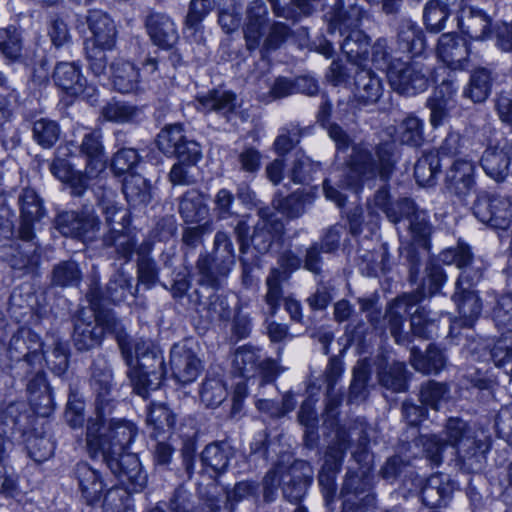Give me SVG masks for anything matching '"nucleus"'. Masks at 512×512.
<instances>
[{
  "mask_svg": "<svg viewBox=\"0 0 512 512\" xmlns=\"http://www.w3.org/2000/svg\"><path fill=\"white\" fill-rule=\"evenodd\" d=\"M197 99L203 110L215 112L227 120L237 107V96L232 91L213 89Z\"/></svg>",
  "mask_w": 512,
  "mask_h": 512,
  "instance_id": "72a5a7b5",
  "label": "nucleus"
},
{
  "mask_svg": "<svg viewBox=\"0 0 512 512\" xmlns=\"http://www.w3.org/2000/svg\"><path fill=\"white\" fill-rule=\"evenodd\" d=\"M72 478L87 505H94L101 499L105 483L102 474L89 463L80 461L72 469Z\"/></svg>",
  "mask_w": 512,
  "mask_h": 512,
  "instance_id": "4be33fe9",
  "label": "nucleus"
},
{
  "mask_svg": "<svg viewBox=\"0 0 512 512\" xmlns=\"http://www.w3.org/2000/svg\"><path fill=\"white\" fill-rule=\"evenodd\" d=\"M282 477L284 498L294 503L301 501L312 482L311 475L301 472L293 466Z\"/></svg>",
  "mask_w": 512,
  "mask_h": 512,
  "instance_id": "79ce46f5",
  "label": "nucleus"
},
{
  "mask_svg": "<svg viewBox=\"0 0 512 512\" xmlns=\"http://www.w3.org/2000/svg\"><path fill=\"white\" fill-rule=\"evenodd\" d=\"M441 163L437 153H423L415 163L414 177L420 186H432L436 183Z\"/></svg>",
  "mask_w": 512,
  "mask_h": 512,
  "instance_id": "3c124183",
  "label": "nucleus"
},
{
  "mask_svg": "<svg viewBox=\"0 0 512 512\" xmlns=\"http://www.w3.org/2000/svg\"><path fill=\"white\" fill-rule=\"evenodd\" d=\"M233 455V448L228 442L215 441L205 446L200 461L206 472L218 476L226 472Z\"/></svg>",
  "mask_w": 512,
  "mask_h": 512,
  "instance_id": "c756f323",
  "label": "nucleus"
},
{
  "mask_svg": "<svg viewBox=\"0 0 512 512\" xmlns=\"http://www.w3.org/2000/svg\"><path fill=\"white\" fill-rule=\"evenodd\" d=\"M170 366L174 378L182 383L189 384L196 380L203 369L201 360L189 340L176 343L170 351Z\"/></svg>",
  "mask_w": 512,
  "mask_h": 512,
  "instance_id": "dca6fc26",
  "label": "nucleus"
},
{
  "mask_svg": "<svg viewBox=\"0 0 512 512\" xmlns=\"http://www.w3.org/2000/svg\"><path fill=\"white\" fill-rule=\"evenodd\" d=\"M397 136L402 144L419 147L424 143L423 120L414 115L405 117L397 128Z\"/></svg>",
  "mask_w": 512,
  "mask_h": 512,
  "instance_id": "864d4df0",
  "label": "nucleus"
},
{
  "mask_svg": "<svg viewBox=\"0 0 512 512\" xmlns=\"http://www.w3.org/2000/svg\"><path fill=\"white\" fill-rule=\"evenodd\" d=\"M137 287L133 289L132 277L122 270L115 272L104 290L97 284L90 287L87 292V300L92 309L101 307L104 303L120 304L127 299L134 298L137 293Z\"/></svg>",
  "mask_w": 512,
  "mask_h": 512,
  "instance_id": "ddd939ff",
  "label": "nucleus"
},
{
  "mask_svg": "<svg viewBox=\"0 0 512 512\" xmlns=\"http://www.w3.org/2000/svg\"><path fill=\"white\" fill-rule=\"evenodd\" d=\"M454 483L448 475L437 473L427 478L421 488L420 497L430 508L445 507L451 500Z\"/></svg>",
  "mask_w": 512,
  "mask_h": 512,
  "instance_id": "bb28decb",
  "label": "nucleus"
},
{
  "mask_svg": "<svg viewBox=\"0 0 512 512\" xmlns=\"http://www.w3.org/2000/svg\"><path fill=\"white\" fill-rule=\"evenodd\" d=\"M158 149L168 157H175L188 165H197L202 158L201 145L189 138L181 124L166 125L157 135Z\"/></svg>",
  "mask_w": 512,
  "mask_h": 512,
  "instance_id": "9d476101",
  "label": "nucleus"
},
{
  "mask_svg": "<svg viewBox=\"0 0 512 512\" xmlns=\"http://www.w3.org/2000/svg\"><path fill=\"white\" fill-rule=\"evenodd\" d=\"M439 260L444 264H455L462 270L456 283L453 301L456 303L460 318L449 321V336H454V330L460 327L471 328L479 318L482 311V302L477 293L471 287L482 277V272L477 269L470 272L473 262V254L470 247L464 243H458L456 247L443 250L439 254Z\"/></svg>",
  "mask_w": 512,
  "mask_h": 512,
  "instance_id": "7ed1b4c3",
  "label": "nucleus"
},
{
  "mask_svg": "<svg viewBox=\"0 0 512 512\" xmlns=\"http://www.w3.org/2000/svg\"><path fill=\"white\" fill-rule=\"evenodd\" d=\"M69 145L74 146L73 142ZM78 154L85 160L86 170L90 174H99L106 167V152L103 132L100 128L86 129L75 145Z\"/></svg>",
  "mask_w": 512,
  "mask_h": 512,
  "instance_id": "6ab92c4d",
  "label": "nucleus"
},
{
  "mask_svg": "<svg viewBox=\"0 0 512 512\" xmlns=\"http://www.w3.org/2000/svg\"><path fill=\"white\" fill-rule=\"evenodd\" d=\"M133 362L127 376L134 391L147 397L150 391L159 388L165 374L163 352L150 339L135 338L132 343Z\"/></svg>",
  "mask_w": 512,
  "mask_h": 512,
  "instance_id": "423d86ee",
  "label": "nucleus"
},
{
  "mask_svg": "<svg viewBox=\"0 0 512 512\" xmlns=\"http://www.w3.org/2000/svg\"><path fill=\"white\" fill-rule=\"evenodd\" d=\"M18 205L21 218L18 237L28 241L35 239L33 225L46 214L43 200L33 188L26 187L18 195Z\"/></svg>",
  "mask_w": 512,
  "mask_h": 512,
  "instance_id": "f3484780",
  "label": "nucleus"
},
{
  "mask_svg": "<svg viewBox=\"0 0 512 512\" xmlns=\"http://www.w3.org/2000/svg\"><path fill=\"white\" fill-rule=\"evenodd\" d=\"M492 72L487 68L476 69L470 76L468 87L464 90V95L473 102L485 101L492 87Z\"/></svg>",
  "mask_w": 512,
  "mask_h": 512,
  "instance_id": "603ef678",
  "label": "nucleus"
},
{
  "mask_svg": "<svg viewBox=\"0 0 512 512\" xmlns=\"http://www.w3.org/2000/svg\"><path fill=\"white\" fill-rule=\"evenodd\" d=\"M53 80L58 87L70 95H78L84 92L86 79L74 63H58L54 69Z\"/></svg>",
  "mask_w": 512,
  "mask_h": 512,
  "instance_id": "e433bc0d",
  "label": "nucleus"
},
{
  "mask_svg": "<svg viewBox=\"0 0 512 512\" xmlns=\"http://www.w3.org/2000/svg\"><path fill=\"white\" fill-rule=\"evenodd\" d=\"M114 88L120 93H130L138 88L140 74L135 65L124 59H116L110 66Z\"/></svg>",
  "mask_w": 512,
  "mask_h": 512,
  "instance_id": "c9c22d12",
  "label": "nucleus"
},
{
  "mask_svg": "<svg viewBox=\"0 0 512 512\" xmlns=\"http://www.w3.org/2000/svg\"><path fill=\"white\" fill-rule=\"evenodd\" d=\"M427 296L424 285L416 290L398 296L388 307L385 319L388 322L390 332L398 342L401 337L402 327L411 309L422 302Z\"/></svg>",
  "mask_w": 512,
  "mask_h": 512,
  "instance_id": "aec40b11",
  "label": "nucleus"
},
{
  "mask_svg": "<svg viewBox=\"0 0 512 512\" xmlns=\"http://www.w3.org/2000/svg\"><path fill=\"white\" fill-rule=\"evenodd\" d=\"M395 148L396 145L393 141L378 144L375 149L377 159H374L371 151L366 147L360 144L354 145L348 162L349 171L345 179L341 181V187L357 192L362 185L367 184L371 187V181L379 176L384 185L375 192L372 205L386 216L387 211L391 210L394 204L390 200L387 182L390 180L397 162Z\"/></svg>",
  "mask_w": 512,
  "mask_h": 512,
  "instance_id": "f03ea898",
  "label": "nucleus"
},
{
  "mask_svg": "<svg viewBox=\"0 0 512 512\" xmlns=\"http://www.w3.org/2000/svg\"><path fill=\"white\" fill-rule=\"evenodd\" d=\"M103 245L113 247L118 257L128 262L134 253L136 241L128 228L118 229L113 227L103 236Z\"/></svg>",
  "mask_w": 512,
  "mask_h": 512,
  "instance_id": "09e8293b",
  "label": "nucleus"
},
{
  "mask_svg": "<svg viewBox=\"0 0 512 512\" xmlns=\"http://www.w3.org/2000/svg\"><path fill=\"white\" fill-rule=\"evenodd\" d=\"M141 110L124 102H109L101 110L102 117L110 122L127 123L138 118Z\"/></svg>",
  "mask_w": 512,
  "mask_h": 512,
  "instance_id": "e2e57ef3",
  "label": "nucleus"
},
{
  "mask_svg": "<svg viewBox=\"0 0 512 512\" xmlns=\"http://www.w3.org/2000/svg\"><path fill=\"white\" fill-rule=\"evenodd\" d=\"M327 21L329 23V32H363L360 27L362 25L361 12L357 8H351L350 11H343L342 2H337L334 8L327 13Z\"/></svg>",
  "mask_w": 512,
  "mask_h": 512,
  "instance_id": "4c0bfd02",
  "label": "nucleus"
},
{
  "mask_svg": "<svg viewBox=\"0 0 512 512\" xmlns=\"http://www.w3.org/2000/svg\"><path fill=\"white\" fill-rule=\"evenodd\" d=\"M377 368L378 381L382 387L396 393L407 389V371L404 363H389L385 357H379Z\"/></svg>",
  "mask_w": 512,
  "mask_h": 512,
  "instance_id": "2f4dec72",
  "label": "nucleus"
},
{
  "mask_svg": "<svg viewBox=\"0 0 512 512\" xmlns=\"http://www.w3.org/2000/svg\"><path fill=\"white\" fill-rule=\"evenodd\" d=\"M43 344L40 337L30 329L21 328L13 334L8 345L11 361L32 367L43 359Z\"/></svg>",
  "mask_w": 512,
  "mask_h": 512,
  "instance_id": "2eb2a0df",
  "label": "nucleus"
},
{
  "mask_svg": "<svg viewBox=\"0 0 512 512\" xmlns=\"http://www.w3.org/2000/svg\"><path fill=\"white\" fill-rule=\"evenodd\" d=\"M90 372L95 417L87 422L86 443L89 453L92 457L100 454L111 473L133 490L145 488L147 474L137 455L128 452L137 436V427L131 421L114 416L120 401L113 382L112 368L104 357H98L93 360Z\"/></svg>",
  "mask_w": 512,
  "mask_h": 512,
  "instance_id": "f257e3e1",
  "label": "nucleus"
},
{
  "mask_svg": "<svg viewBox=\"0 0 512 512\" xmlns=\"http://www.w3.org/2000/svg\"><path fill=\"white\" fill-rule=\"evenodd\" d=\"M82 281V271L74 260H63L56 263L50 272V284L53 287H78Z\"/></svg>",
  "mask_w": 512,
  "mask_h": 512,
  "instance_id": "a19ab883",
  "label": "nucleus"
},
{
  "mask_svg": "<svg viewBox=\"0 0 512 512\" xmlns=\"http://www.w3.org/2000/svg\"><path fill=\"white\" fill-rule=\"evenodd\" d=\"M475 217L494 229H506L512 223V201L500 195L483 194L473 205Z\"/></svg>",
  "mask_w": 512,
  "mask_h": 512,
  "instance_id": "4468645a",
  "label": "nucleus"
},
{
  "mask_svg": "<svg viewBox=\"0 0 512 512\" xmlns=\"http://www.w3.org/2000/svg\"><path fill=\"white\" fill-rule=\"evenodd\" d=\"M302 260L293 251H284L277 260V267H272L265 279L264 313L274 317L283 299V285L288 282L291 274L301 267Z\"/></svg>",
  "mask_w": 512,
  "mask_h": 512,
  "instance_id": "1a4fd4ad",
  "label": "nucleus"
},
{
  "mask_svg": "<svg viewBox=\"0 0 512 512\" xmlns=\"http://www.w3.org/2000/svg\"><path fill=\"white\" fill-rule=\"evenodd\" d=\"M439 71L446 73V67L440 66L432 74L430 68L421 62L396 60L388 66L387 77L394 91L402 95L413 96L428 88L430 74L432 81L437 83Z\"/></svg>",
  "mask_w": 512,
  "mask_h": 512,
  "instance_id": "6e6552de",
  "label": "nucleus"
},
{
  "mask_svg": "<svg viewBox=\"0 0 512 512\" xmlns=\"http://www.w3.org/2000/svg\"><path fill=\"white\" fill-rule=\"evenodd\" d=\"M162 286L169 290L173 299L182 305L186 299L188 310L205 317L208 320L227 319L230 317V310L227 302L219 294L214 292L205 293L204 290L196 288L189 292L191 280L186 273H177L173 278L170 287L166 284Z\"/></svg>",
  "mask_w": 512,
  "mask_h": 512,
  "instance_id": "0eeeda50",
  "label": "nucleus"
},
{
  "mask_svg": "<svg viewBox=\"0 0 512 512\" xmlns=\"http://www.w3.org/2000/svg\"><path fill=\"white\" fill-rule=\"evenodd\" d=\"M489 449L490 444L487 439L474 436L456 450L457 465L467 473H478L484 466Z\"/></svg>",
  "mask_w": 512,
  "mask_h": 512,
  "instance_id": "cd10ccee",
  "label": "nucleus"
},
{
  "mask_svg": "<svg viewBox=\"0 0 512 512\" xmlns=\"http://www.w3.org/2000/svg\"><path fill=\"white\" fill-rule=\"evenodd\" d=\"M98 205L105 216V221L111 228L126 229L131 223L129 211L120 206L115 200L114 193L108 191L99 199Z\"/></svg>",
  "mask_w": 512,
  "mask_h": 512,
  "instance_id": "37998d69",
  "label": "nucleus"
},
{
  "mask_svg": "<svg viewBox=\"0 0 512 512\" xmlns=\"http://www.w3.org/2000/svg\"><path fill=\"white\" fill-rule=\"evenodd\" d=\"M431 247H419L417 244L408 243L399 248L400 259L407 266L409 281L416 283L419 279L424 262H428Z\"/></svg>",
  "mask_w": 512,
  "mask_h": 512,
  "instance_id": "a18cd8bd",
  "label": "nucleus"
},
{
  "mask_svg": "<svg viewBox=\"0 0 512 512\" xmlns=\"http://www.w3.org/2000/svg\"><path fill=\"white\" fill-rule=\"evenodd\" d=\"M235 264L236 253L230 234L217 231L212 250L200 253L196 261L198 285L209 290L208 293H217L226 285Z\"/></svg>",
  "mask_w": 512,
  "mask_h": 512,
  "instance_id": "39448f33",
  "label": "nucleus"
},
{
  "mask_svg": "<svg viewBox=\"0 0 512 512\" xmlns=\"http://www.w3.org/2000/svg\"><path fill=\"white\" fill-rule=\"evenodd\" d=\"M21 403H10L0 413V462L6 453V438L16 433L24 435L30 426V415Z\"/></svg>",
  "mask_w": 512,
  "mask_h": 512,
  "instance_id": "393cba45",
  "label": "nucleus"
},
{
  "mask_svg": "<svg viewBox=\"0 0 512 512\" xmlns=\"http://www.w3.org/2000/svg\"><path fill=\"white\" fill-rule=\"evenodd\" d=\"M122 190L127 202L133 207L146 205L151 200L150 184L140 174L128 175Z\"/></svg>",
  "mask_w": 512,
  "mask_h": 512,
  "instance_id": "49530a36",
  "label": "nucleus"
},
{
  "mask_svg": "<svg viewBox=\"0 0 512 512\" xmlns=\"http://www.w3.org/2000/svg\"><path fill=\"white\" fill-rule=\"evenodd\" d=\"M492 319L503 336L512 339V293L501 295L493 308Z\"/></svg>",
  "mask_w": 512,
  "mask_h": 512,
  "instance_id": "bf43d9fd",
  "label": "nucleus"
},
{
  "mask_svg": "<svg viewBox=\"0 0 512 512\" xmlns=\"http://www.w3.org/2000/svg\"><path fill=\"white\" fill-rule=\"evenodd\" d=\"M103 341V329L96 325L95 321H85L78 317L74 324L73 344L80 351H89L101 346Z\"/></svg>",
  "mask_w": 512,
  "mask_h": 512,
  "instance_id": "f704fd0d",
  "label": "nucleus"
},
{
  "mask_svg": "<svg viewBox=\"0 0 512 512\" xmlns=\"http://www.w3.org/2000/svg\"><path fill=\"white\" fill-rule=\"evenodd\" d=\"M259 484L256 481L244 480L237 482L234 487L226 493V508L234 512L236 504L253 497H257Z\"/></svg>",
  "mask_w": 512,
  "mask_h": 512,
  "instance_id": "338daca9",
  "label": "nucleus"
},
{
  "mask_svg": "<svg viewBox=\"0 0 512 512\" xmlns=\"http://www.w3.org/2000/svg\"><path fill=\"white\" fill-rule=\"evenodd\" d=\"M30 128L33 141L43 149L53 148L62 135L60 124L47 117L33 120Z\"/></svg>",
  "mask_w": 512,
  "mask_h": 512,
  "instance_id": "58836bf2",
  "label": "nucleus"
},
{
  "mask_svg": "<svg viewBox=\"0 0 512 512\" xmlns=\"http://www.w3.org/2000/svg\"><path fill=\"white\" fill-rule=\"evenodd\" d=\"M447 17L448 8L442 5L439 0H431L425 5L423 20L429 32H440L444 29Z\"/></svg>",
  "mask_w": 512,
  "mask_h": 512,
  "instance_id": "774afa93",
  "label": "nucleus"
},
{
  "mask_svg": "<svg viewBox=\"0 0 512 512\" xmlns=\"http://www.w3.org/2000/svg\"><path fill=\"white\" fill-rule=\"evenodd\" d=\"M311 203L309 194L297 190L288 196L277 192L272 200L273 207L287 218L296 219L301 217L306 206Z\"/></svg>",
  "mask_w": 512,
  "mask_h": 512,
  "instance_id": "ea45409f",
  "label": "nucleus"
},
{
  "mask_svg": "<svg viewBox=\"0 0 512 512\" xmlns=\"http://www.w3.org/2000/svg\"><path fill=\"white\" fill-rule=\"evenodd\" d=\"M116 45L115 34H92L84 41V49L90 71L100 77L106 74V51H111Z\"/></svg>",
  "mask_w": 512,
  "mask_h": 512,
  "instance_id": "a878e982",
  "label": "nucleus"
},
{
  "mask_svg": "<svg viewBox=\"0 0 512 512\" xmlns=\"http://www.w3.org/2000/svg\"><path fill=\"white\" fill-rule=\"evenodd\" d=\"M55 228L66 237L93 242L100 230V220L92 206H83L78 211H63L54 220Z\"/></svg>",
  "mask_w": 512,
  "mask_h": 512,
  "instance_id": "9b49d317",
  "label": "nucleus"
},
{
  "mask_svg": "<svg viewBox=\"0 0 512 512\" xmlns=\"http://www.w3.org/2000/svg\"><path fill=\"white\" fill-rule=\"evenodd\" d=\"M437 54L448 68L466 69L469 48L465 34H441L437 40Z\"/></svg>",
  "mask_w": 512,
  "mask_h": 512,
  "instance_id": "412c9836",
  "label": "nucleus"
},
{
  "mask_svg": "<svg viewBox=\"0 0 512 512\" xmlns=\"http://www.w3.org/2000/svg\"><path fill=\"white\" fill-rule=\"evenodd\" d=\"M146 422L152 429V435L158 437L172 432L176 424V415L165 404L153 403L149 407Z\"/></svg>",
  "mask_w": 512,
  "mask_h": 512,
  "instance_id": "c03bdc74",
  "label": "nucleus"
},
{
  "mask_svg": "<svg viewBox=\"0 0 512 512\" xmlns=\"http://www.w3.org/2000/svg\"><path fill=\"white\" fill-rule=\"evenodd\" d=\"M476 187L475 165L466 159H456L445 172L444 189L459 199L470 195Z\"/></svg>",
  "mask_w": 512,
  "mask_h": 512,
  "instance_id": "a211bd4d",
  "label": "nucleus"
},
{
  "mask_svg": "<svg viewBox=\"0 0 512 512\" xmlns=\"http://www.w3.org/2000/svg\"><path fill=\"white\" fill-rule=\"evenodd\" d=\"M358 436L359 446H366L369 442L367 423L356 419L346 428L338 426L335 439L327 446L323 455V464L318 472L317 480L326 508L333 512L337 495L336 479L340 473L348 449L351 446V435Z\"/></svg>",
  "mask_w": 512,
  "mask_h": 512,
  "instance_id": "20e7f679",
  "label": "nucleus"
},
{
  "mask_svg": "<svg viewBox=\"0 0 512 512\" xmlns=\"http://www.w3.org/2000/svg\"><path fill=\"white\" fill-rule=\"evenodd\" d=\"M450 399V387L443 382L428 380L421 385L420 401L424 406L438 411Z\"/></svg>",
  "mask_w": 512,
  "mask_h": 512,
  "instance_id": "5fc2aeb1",
  "label": "nucleus"
},
{
  "mask_svg": "<svg viewBox=\"0 0 512 512\" xmlns=\"http://www.w3.org/2000/svg\"><path fill=\"white\" fill-rule=\"evenodd\" d=\"M411 329L415 336L431 339L437 336L439 324L431 316V311L425 307H418L410 316Z\"/></svg>",
  "mask_w": 512,
  "mask_h": 512,
  "instance_id": "4d7b16f0",
  "label": "nucleus"
},
{
  "mask_svg": "<svg viewBox=\"0 0 512 512\" xmlns=\"http://www.w3.org/2000/svg\"><path fill=\"white\" fill-rule=\"evenodd\" d=\"M444 433L447 445H451L456 450L476 436L469 423L459 417H450L446 421Z\"/></svg>",
  "mask_w": 512,
  "mask_h": 512,
  "instance_id": "13d9d810",
  "label": "nucleus"
},
{
  "mask_svg": "<svg viewBox=\"0 0 512 512\" xmlns=\"http://www.w3.org/2000/svg\"><path fill=\"white\" fill-rule=\"evenodd\" d=\"M93 310V317L96 325L103 329V336L105 333H111L115 336L123 360L127 366L133 362L132 343L133 340L128 336L125 328L115 313L111 310H102L101 307Z\"/></svg>",
  "mask_w": 512,
  "mask_h": 512,
  "instance_id": "5701e85b",
  "label": "nucleus"
},
{
  "mask_svg": "<svg viewBox=\"0 0 512 512\" xmlns=\"http://www.w3.org/2000/svg\"><path fill=\"white\" fill-rule=\"evenodd\" d=\"M178 212L185 223H200L209 215L205 195L198 189L187 190L178 201Z\"/></svg>",
  "mask_w": 512,
  "mask_h": 512,
  "instance_id": "7c9ffc66",
  "label": "nucleus"
},
{
  "mask_svg": "<svg viewBox=\"0 0 512 512\" xmlns=\"http://www.w3.org/2000/svg\"><path fill=\"white\" fill-rule=\"evenodd\" d=\"M120 486H113L108 489L103 498V509L105 512H121L129 506L131 493L141 492L144 488L133 490L127 483H123L119 477H116Z\"/></svg>",
  "mask_w": 512,
  "mask_h": 512,
  "instance_id": "6e6d98bb",
  "label": "nucleus"
},
{
  "mask_svg": "<svg viewBox=\"0 0 512 512\" xmlns=\"http://www.w3.org/2000/svg\"><path fill=\"white\" fill-rule=\"evenodd\" d=\"M511 155L512 141H498L484 151L481 166L490 178L502 182L508 176Z\"/></svg>",
  "mask_w": 512,
  "mask_h": 512,
  "instance_id": "b1692460",
  "label": "nucleus"
},
{
  "mask_svg": "<svg viewBox=\"0 0 512 512\" xmlns=\"http://www.w3.org/2000/svg\"><path fill=\"white\" fill-rule=\"evenodd\" d=\"M284 232V226H266V224H255L250 236V247L257 254L265 255L270 252L273 244L279 240Z\"/></svg>",
  "mask_w": 512,
  "mask_h": 512,
  "instance_id": "8fccbe9b",
  "label": "nucleus"
},
{
  "mask_svg": "<svg viewBox=\"0 0 512 512\" xmlns=\"http://www.w3.org/2000/svg\"><path fill=\"white\" fill-rule=\"evenodd\" d=\"M445 353L434 344H430L424 354H414L412 366L422 374H438L446 365Z\"/></svg>",
  "mask_w": 512,
  "mask_h": 512,
  "instance_id": "de8ad7c7",
  "label": "nucleus"
},
{
  "mask_svg": "<svg viewBox=\"0 0 512 512\" xmlns=\"http://www.w3.org/2000/svg\"><path fill=\"white\" fill-rule=\"evenodd\" d=\"M370 490V479L364 471L348 469L340 489L342 512H372L375 499Z\"/></svg>",
  "mask_w": 512,
  "mask_h": 512,
  "instance_id": "f8f14e48",
  "label": "nucleus"
},
{
  "mask_svg": "<svg viewBox=\"0 0 512 512\" xmlns=\"http://www.w3.org/2000/svg\"><path fill=\"white\" fill-rule=\"evenodd\" d=\"M227 395L226 385L220 378L207 377L201 385L200 399L208 408L218 407Z\"/></svg>",
  "mask_w": 512,
  "mask_h": 512,
  "instance_id": "680f3d73",
  "label": "nucleus"
},
{
  "mask_svg": "<svg viewBox=\"0 0 512 512\" xmlns=\"http://www.w3.org/2000/svg\"><path fill=\"white\" fill-rule=\"evenodd\" d=\"M381 95V80L371 70H361L356 73L354 98L359 105L375 104Z\"/></svg>",
  "mask_w": 512,
  "mask_h": 512,
  "instance_id": "473e14b6",
  "label": "nucleus"
},
{
  "mask_svg": "<svg viewBox=\"0 0 512 512\" xmlns=\"http://www.w3.org/2000/svg\"><path fill=\"white\" fill-rule=\"evenodd\" d=\"M302 137V129L296 123H289L280 128L276 137L273 148L278 156L288 154L299 142Z\"/></svg>",
  "mask_w": 512,
  "mask_h": 512,
  "instance_id": "69168bd1",
  "label": "nucleus"
},
{
  "mask_svg": "<svg viewBox=\"0 0 512 512\" xmlns=\"http://www.w3.org/2000/svg\"><path fill=\"white\" fill-rule=\"evenodd\" d=\"M23 241L24 244L18 245L16 253L10 256L9 265L14 271L19 272V276H38L41 264L40 246L34 239Z\"/></svg>",
  "mask_w": 512,
  "mask_h": 512,
  "instance_id": "c85d7f7f",
  "label": "nucleus"
},
{
  "mask_svg": "<svg viewBox=\"0 0 512 512\" xmlns=\"http://www.w3.org/2000/svg\"><path fill=\"white\" fill-rule=\"evenodd\" d=\"M411 242L419 247H431V235L433 226L429 221V216L425 211L414 214V217L408 222Z\"/></svg>",
  "mask_w": 512,
  "mask_h": 512,
  "instance_id": "052dcab7",
  "label": "nucleus"
},
{
  "mask_svg": "<svg viewBox=\"0 0 512 512\" xmlns=\"http://www.w3.org/2000/svg\"><path fill=\"white\" fill-rule=\"evenodd\" d=\"M370 378V369L365 362H358L353 369V378L349 388V402L359 403L366 399L367 383Z\"/></svg>",
  "mask_w": 512,
  "mask_h": 512,
  "instance_id": "0e129e2a",
  "label": "nucleus"
}]
</instances>
